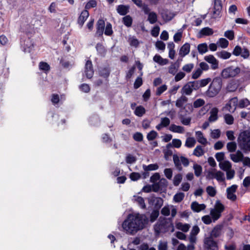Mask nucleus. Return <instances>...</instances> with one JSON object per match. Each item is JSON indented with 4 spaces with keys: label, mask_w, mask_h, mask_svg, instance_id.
Returning <instances> with one entry per match:
<instances>
[{
    "label": "nucleus",
    "mask_w": 250,
    "mask_h": 250,
    "mask_svg": "<svg viewBox=\"0 0 250 250\" xmlns=\"http://www.w3.org/2000/svg\"><path fill=\"white\" fill-rule=\"evenodd\" d=\"M129 44L131 46L137 47L139 44L138 40L135 37H133L129 39Z\"/></svg>",
    "instance_id": "64"
},
{
    "label": "nucleus",
    "mask_w": 250,
    "mask_h": 250,
    "mask_svg": "<svg viewBox=\"0 0 250 250\" xmlns=\"http://www.w3.org/2000/svg\"><path fill=\"white\" fill-rule=\"evenodd\" d=\"M205 103V101L202 99H198L193 103V106L195 108L200 107L203 106Z\"/></svg>",
    "instance_id": "60"
},
{
    "label": "nucleus",
    "mask_w": 250,
    "mask_h": 250,
    "mask_svg": "<svg viewBox=\"0 0 250 250\" xmlns=\"http://www.w3.org/2000/svg\"><path fill=\"white\" fill-rule=\"evenodd\" d=\"M84 73L88 79H90L94 74V70L92 62L90 60L86 61L84 67Z\"/></svg>",
    "instance_id": "12"
},
{
    "label": "nucleus",
    "mask_w": 250,
    "mask_h": 250,
    "mask_svg": "<svg viewBox=\"0 0 250 250\" xmlns=\"http://www.w3.org/2000/svg\"><path fill=\"white\" fill-rule=\"evenodd\" d=\"M204 246L206 250H218L217 244L211 237H206L204 240Z\"/></svg>",
    "instance_id": "9"
},
{
    "label": "nucleus",
    "mask_w": 250,
    "mask_h": 250,
    "mask_svg": "<svg viewBox=\"0 0 250 250\" xmlns=\"http://www.w3.org/2000/svg\"><path fill=\"white\" fill-rule=\"evenodd\" d=\"M206 208L205 204H199L198 202L195 201L191 203V208L195 212H199Z\"/></svg>",
    "instance_id": "24"
},
{
    "label": "nucleus",
    "mask_w": 250,
    "mask_h": 250,
    "mask_svg": "<svg viewBox=\"0 0 250 250\" xmlns=\"http://www.w3.org/2000/svg\"><path fill=\"white\" fill-rule=\"evenodd\" d=\"M158 133L154 130H152L149 132L146 136L148 141H152L154 140L157 136Z\"/></svg>",
    "instance_id": "58"
},
{
    "label": "nucleus",
    "mask_w": 250,
    "mask_h": 250,
    "mask_svg": "<svg viewBox=\"0 0 250 250\" xmlns=\"http://www.w3.org/2000/svg\"><path fill=\"white\" fill-rule=\"evenodd\" d=\"M125 161L126 163L131 164L136 162V158L132 155L128 154L126 157Z\"/></svg>",
    "instance_id": "61"
},
{
    "label": "nucleus",
    "mask_w": 250,
    "mask_h": 250,
    "mask_svg": "<svg viewBox=\"0 0 250 250\" xmlns=\"http://www.w3.org/2000/svg\"><path fill=\"white\" fill-rule=\"evenodd\" d=\"M223 225H217L215 226L210 233V235L208 237H211L212 239L220 237L223 234Z\"/></svg>",
    "instance_id": "11"
},
{
    "label": "nucleus",
    "mask_w": 250,
    "mask_h": 250,
    "mask_svg": "<svg viewBox=\"0 0 250 250\" xmlns=\"http://www.w3.org/2000/svg\"><path fill=\"white\" fill-rule=\"evenodd\" d=\"M179 67V64H178L177 65L176 63H172L168 68V72L174 75L178 70V68Z\"/></svg>",
    "instance_id": "44"
},
{
    "label": "nucleus",
    "mask_w": 250,
    "mask_h": 250,
    "mask_svg": "<svg viewBox=\"0 0 250 250\" xmlns=\"http://www.w3.org/2000/svg\"><path fill=\"white\" fill-rule=\"evenodd\" d=\"M195 83L194 81L189 82L185 84L181 90V93L182 95H190L193 90H197V88L195 87Z\"/></svg>",
    "instance_id": "8"
},
{
    "label": "nucleus",
    "mask_w": 250,
    "mask_h": 250,
    "mask_svg": "<svg viewBox=\"0 0 250 250\" xmlns=\"http://www.w3.org/2000/svg\"><path fill=\"white\" fill-rule=\"evenodd\" d=\"M182 180V176L181 174H177L173 179V184L175 186H178Z\"/></svg>",
    "instance_id": "55"
},
{
    "label": "nucleus",
    "mask_w": 250,
    "mask_h": 250,
    "mask_svg": "<svg viewBox=\"0 0 250 250\" xmlns=\"http://www.w3.org/2000/svg\"><path fill=\"white\" fill-rule=\"evenodd\" d=\"M222 9L221 0H214L213 14L216 16H219Z\"/></svg>",
    "instance_id": "21"
},
{
    "label": "nucleus",
    "mask_w": 250,
    "mask_h": 250,
    "mask_svg": "<svg viewBox=\"0 0 250 250\" xmlns=\"http://www.w3.org/2000/svg\"><path fill=\"white\" fill-rule=\"evenodd\" d=\"M113 34V30L112 28V25L110 23H107L105 31L104 34L107 36H111Z\"/></svg>",
    "instance_id": "51"
},
{
    "label": "nucleus",
    "mask_w": 250,
    "mask_h": 250,
    "mask_svg": "<svg viewBox=\"0 0 250 250\" xmlns=\"http://www.w3.org/2000/svg\"><path fill=\"white\" fill-rule=\"evenodd\" d=\"M154 230L156 235L161 233H164L167 231L173 232L174 227L172 221L169 219H164L154 226Z\"/></svg>",
    "instance_id": "3"
},
{
    "label": "nucleus",
    "mask_w": 250,
    "mask_h": 250,
    "mask_svg": "<svg viewBox=\"0 0 250 250\" xmlns=\"http://www.w3.org/2000/svg\"><path fill=\"white\" fill-rule=\"evenodd\" d=\"M208 194L211 197H214L216 194V190L215 188L212 186H208L206 188Z\"/></svg>",
    "instance_id": "52"
},
{
    "label": "nucleus",
    "mask_w": 250,
    "mask_h": 250,
    "mask_svg": "<svg viewBox=\"0 0 250 250\" xmlns=\"http://www.w3.org/2000/svg\"><path fill=\"white\" fill-rule=\"evenodd\" d=\"M224 118L225 122L227 124L231 125L233 124L234 118L231 115L229 114H226L224 115Z\"/></svg>",
    "instance_id": "45"
},
{
    "label": "nucleus",
    "mask_w": 250,
    "mask_h": 250,
    "mask_svg": "<svg viewBox=\"0 0 250 250\" xmlns=\"http://www.w3.org/2000/svg\"><path fill=\"white\" fill-rule=\"evenodd\" d=\"M39 66L41 70L45 71H49L50 68L49 65L47 63L43 62H40Z\"/></svg>",
    "instance_id": "56"
},
{
    "label": "nucleus",
    "mask_w": 250,
    "mask_h": 250,
    "mask_svg": "<svg viewBox=\"0 0 250 250\" xmlns=\"http://www.w3.org/2000/svg\"><path fill=\"white\" fill-rule=\"evenodd\" d=\"M159 167L157 164H150L148 166L144 165L143 168L145 171L157 170Z\"/></svg>",
    "instance_id": "48"
},
{
    "label": "nucleus",
    "mask_w": 250,
    "mask_h": 250,
    "mask_svg": "<svg viewBox=\"0 0 250 250\" xmlns=\"http://www.w3.org/2000/svg\"><path fill=\"white\" fill-rule=\"evenodd\" d=\"M153 61L159 63L160 65H164L167 64L168 62V60L167 59H163L162 58V57L159 55H155L153 57Z\"/></svg>",
    "instance_id": "28"
},
{
    "label": "nucleus",
    "mask_w": 250,
    "mask_h": 250,
    "mask_svg": "<svg viewBox=\"0 0 250 250\" xmlns=\"http://www.w3.org/2000/svg\"><path fill=\"white\" fill-rule=\"evenodd\" d=\"M230 159L235 163L242 161L244 158V155L240 150H237L235 154H230Z\"/></svg>",
    "instance_id": "20"
},
{
    "label": "nucleus",
    "mask_w": 250,
    "mask_h": 250,
    "mask_svg": "<svg viewBox=\"0 0 250 250\" xmlns=\"http://www.w3.org/2000/svg\"><path fill=\"white\" fill-rule=\"evenodd\" d=\"M216 55L218 57L223 59H228L231 56V53L225 50L217 52Z\"/></svg>",
    "instance_id": "35"
},
{
    "label": "nucleus",
    "mask_w": 250,
    "mask_h": 250,
    "mask_svg": "<svg viewBox=\"0 0 250 250\" xmlns=\"http://www.w3.org/2000/svg\"><path fill=\"white\" fill-rule=\"evenodd\" d=\"M96 48L98 53L100 54L101 55L105 54L106 52L104 46L101 43H97L96 46Z\"/></svg>",
    "instance_id": "54"
},
{
    "label": "nucleus",
    "mask_w": 250,
    "mask_h": 250,
    "mask_svg": "<svg viewBox=\"0 0 250 250\" xmlns=\"http://www.w3.org/2000/svg\"><path fill=\"white\" fill-rule=\"evenodd\" d=\"M177 228L184 232H187L189 229L190 226L187 224H184L179 222L177 224Z\"/></svg>",
    "instance_id": "43"
},
{
    "label": "nucleus",
    "mask_w": 250,
    "mask_h": 250,
    "mask_svg": "<svg viewBox=\"0 0 250 250\" xmlns=\"http://www.w3.org/2000/svg\"><path fill=\"white\" fill-rule=\"evenodd\" d=\"M196 136L197 139V141L199 143L202 145H206L207 144V139L203 136L202 132L200 131L196 132Z\"/></svg>",
    "instance_id": "30"
},
{
    "label": "nucleus",
    "mask_w": 250,
    "mask_h": 250,
    "mask_svg": "<svg viewBox=\"0 0 250 250\" xmlns=\"http://www.w3.org/2000/svg\"><path fill=\"white\" fill-rule=\"evenodd\" d=\"M157 15L154 12H151L148 14L147 21L150 24H154L157 21Z\"/></svg>",
    "instance_id": "31"
},
{
    "label": "nucleus",
    "mask_w": 250,
    "mask_h": 250,
    "mask_svg": "<svg viewBox=\"0 0 250 250\" xmlns=\"http://www.w3.org/2000/svg\"><path fill=\"white\" fill-rule=\"evenodd\" d=\"M219 45L223 48H225L228 47L229 45L228 41L225 38H220L219 40Z\"/></svg>",
    "instance_id": "62"
},
{
    "label": "nucleus",
    "mask_w": 250,
    "mask_h": 250,
    "mask_svg": "<svg viewBox=\"0 0 250 250\" xmlns=\"http://www.w3.org/2000/svg\"><path fill=\"white\" fill-rule=\"evenodd\" d=\"M183 108L180 109L179 112V118L181 123L185 125H189L191 122V118L189 117L185 118V115L183 114Z\"/></svg>",
    "instance_id": "25"
},
{
    "label": "nucleus",
    "mask_w": 250,
    "mask_h": 250,
    "mask_svg": "<svg viewBox=\"0 0 250 250\" xmlns=\"http://www.w3.org/2000/svg\"><path fill=\"white\" fill-rule=\"evenodd\" d=\"M105 26V22L104 20L99 19L96 24V34L100 37L101 36L104 32Z\"/></svg>",
    "instance_id": "17"
},
{
    "label": "nucleus",
    "mask_w": 250,
    "mask_h": 250,
    "mask_svg": "<svg viewBox=\"0 0 250 250\" xmlns=\"http://www.w3.org/2000/svg\"><path fill=\"white\" fill-rule=\"evenodd\" d=\"M130 6L128 5L120 4L117 7V12L122 16H125L129 12Z\"/></svg>",
    "instance_id": "22"
},
{
    "label": "nucleus",
    "mask_w": 250,
    "mask_h": 250,
    "mask_svg": "<svg viewBox=\"0 0 250 250\" xmlns=\"http://www.w3.org/2000/svg\"><path fill=\"white\" fill-rule=\"evenodd\" d=\"M204 151L201 146H197L194 149L193 154L197 157L202 156L204 154Z\"/></svg>",
    "instance_id": "34"
},
{
    "label": "nucleus",
    "mask_w": 250,
    "mask_h": 250,
    "mask_svg": "<svg viewBox=\"0 0 250 250\" xmlns=\"http://www.w3.org/2000/svg\"><path fill=\"white\" fill-rule=\"evenodd\" d=\"M204 60L211 64V68L212 69L215 70L218 68L219 62L213 55L206 56L204 57Z\"/></svg>",
    "instance_id": "15"
},
{
    "label": "nucleus",
    "mask_w": 250,
    "mask_h": 250,
    "mask_svg": "<svg viewBox=\"0 0 250 250\" xmlns=\"http://www.w3.org/2000/svg\"><path fill=\"white\" fill-rule=\"evenodd\" d=\"M149 203L154 204L155 208L156 209L159 210L163 205V199L161 197H156L154 196H151L148 199Z\"/></svg>",
    "instance_id": "14"
},
{
    "label": "nucleus",
    "mask_w": 250,
    "mask_h": 250,
    "mask_svg": "<svg viewBox=\"0 0 250 250\" xmlns=\"http://www.w3.org/2000/svg\"><path fill=\"white\" fill-rule=\"evenodd\" d=\"M185 197V194L183 192H179L174 195L173 200L176 203L181 202Z\"/></svg>",
    "instance_id": "47"
},
{
    "label": "nucleus",
    "mask_w": 250,
    "mask_h": 250,
    "mask_svg": "<svg viewBox=\"0 0 250 250\" xmlns=\"http://www.w3.org/2000/svg\"><path fill=\"white\" fill-rule=\"evenodd\" d=\"M224 36L229 40H232L234 38V34L233 30H227L225 32Z\"/></svg>",
    "instance_id": "63"
},
{
    "label": "nucleus",
    "mask_w": 250,
    "mask_h": 250,
    "mask_svg": "<svg viewBox=\"0 0 250 250\" xmlns=\"http://www.w3.org/2000/svg\"><path fill=\"white\" fill-rule=\"evenodd\" d=\"M136 201L139 204V205L141 207V208L145 209L146 208V206L145 203V200L144 198L141 196H138L136 199Z\"/></svg>",
    "instance_id": "57"
},
{
    "label": "nucleus",
    "mask_w": 250,
    "mask_h": 250,
    "mask_svg": "<svg viewBox=\"0 0 250 250\" xmlns=\"http://www.w3.org/2000/svg\"><path fill=\"white\" fill-rule=\"evenodd\" d=\"M188 101V98L185 95H182L179 98H178L176 101L175 105L177 107L180 108V109L183 108V111L185 109V107H184L185 104H186Z\"/></svg>",
    "instance_id": "19"
},
{
    "label": "nucleus",
    "mask_w": 250,
    "mask_h": 250,
    "mask_svg": "<svg viewBox=\"0 0 250 250\" xmlns=\"http://www.w3.org/2000/svg\"><path fill=\"white\" fill-rule=\"evenodd\" d=\"M198 50L199 53L203 54L208 51V46L206 43H201L198 45Z\"/></svg>",
    "instance_id": "46"
},
{
    "label": "nucleus",
    "mask_w": 250,
    "mask_h": 250,
    "mask_svg": "<svg viewBox=\"0 0 250 250\" xmlns=\"http://www.w3.org/2000/svg\"><path fill=\"white\" fill-rule=\"evenodd\" d=\"M224 206L217 200L215 204L214 208L211 209L210 214L213 222L217 221L221 216L222 212L224 210Z\"/></svg>",
    "instance_id": "5"
},
{
    "label": "nucleus",
    "mask_w": 250,
    "mask_h": 250,
    "mask_svg": "<svg viewBox=\"0 0 250 250\" xmlns=\"http://www.w3.org/2000/svg\"><path fill=\"white\" fill-rule=\"evenodd\" d=\"M196 143L195 139L193 137H188L185 143V146L187 147L191 148L194 146Z\"/></svg>",
    "instance_id": "41"
},
{
    "label": "nucleus",
    "mask_w": 250,
    "mask_h": 250,
    "mask_svg": "<svg viewBox=\"0 0 250 250\" xmlns=\"http://www.w3.org/2000/svg\"><path fill=\"white\" fill-rule=\"evenodd\" d=\"M173 160L175 167L179 171H181L182 170V167L181 164L180 158H179L177 155H174L173 156Z\"/></svg>",
    "instance_id": "32"
},
{
    "label": "nucleus",
    "mask_w": 250,
    "mask_h": 250,
    "mask_svg": "<svg viewBox=\"0 0 250 250\" xmlns=\"http://www.w3.org/2000/svg\"><path fill=\"white\" fill-rule=\"evenodd\" d=\"M237 186L235 185H233L230 187H229L227 189V198L232 201H234L236 200L237 197L235 194V192L236 191Z\"/></svg>",
    "instance_id": "13"
},
{
    "label": "nucleus",
    "mask_w": 250,
    "mask_h": 250,
    "mask_svg": "<svg viewBox=\"0 0 250 250\" xmlns=\"http://www.w3.org/2000/svg\"><path fill=\"white\" fill-rule=\"evenodd\" d=\"M239 147L244 151H250V131L246 130L241 132L238 138Z\"/></svg>",
    "instance_id": "4"
},
{
    "label": "nucleus",
    "mask_w": 250,
    "mask_h": 250,
    "mask_svg": "<svg viewBox=\"0 0 250 250\" xmlns=\"http://www.w3.org/2000/svg\"><path fill=\"white\" fill-rule=\"evenodd\" d=\"M200 33L203 36H210L213 34V30L208 27L202 28L200 32Z\"/></svg>",
    "instance_id": "38"
},
{
    "label": "nucleus",
    "mask_w": 250,
    "mask_h": 250,
    "mask_svg": "<svg viewBox=\"0 0 250 250\" xmlns=\"http://www.w3.org/2000/svg\"><path fill=\"white\" fill-rule=\"evenodd\" d=\"M218 109L214 107L212 108L210 111V116L208 118V121L209 122H214L217 120Z\"/></svg>",
    "instance_id": "26"
},
{
    "label": "nucleus",
    "mask_w": 250,
    "mask_h": 250,
    "mask_svg": "<svg viewBox=\"0 0 250 250\" xmlns=\"http://www.w3.org/2000/svg\"><path fill=\"white\" fill-rule=\"evenodd\" d=\"M193 67V63H188L184 65L182 67V70L187 73H190Z\"/></svg>",
    "instance_id": "59"
},
{
    "label": "nucleus",
    "mask_w": 250,
    "mask_h": 250,
    "mask_svg": "<svg viewBox=\"0 0 250 250\" xmlns=\"http://www.w3.org/2000/svg\"><path fill=\"white\" fill-rule=\"evenodd\" d=\"M148 219L144 214H129L123 222L122 227L127 233L134 234L138 230L143 229L148 223Z\"/></svg>",
    "instance_id": "1"
},
{
    "label": "nucleus",
    "mask_w": 250,
    "mask_h": 250,
    "mask_svg": "<svg viewBox=\"0 0 250 250\" xmlns=\"http://www.w3.org/2000/svg\"><path fill=\"white\" fill-rule=\"evenodd\" d=\"M110 73V70L109 67H104L100 68L99 74L101 77L107 79Z\"/></svg>",
    "instance_id": "27"
},
{
    "label": "nucleus",
    "mask_w": 250,
    "mask_h": 250,
    "mask_svg": "<svg viewBox=\"0 0 250 250\" xmlns=\"http://www.w3.org/2000/svg\"><path fill=\"white\" fill-rule=\"evenodd\" d=\"M169 129L172 132L178 133H183L184 132V128L183 126L174 124L171 125Z\"/></svg>",
    "instance_id": "29"
},
{
    "label": "nucleus",
    "mask_w": 250,
    "mask_h": 250,
    "mask_svg": "<svg viewBox=\"0 0 250 250\" xmlns=\"http://www.w3.org/2000/svg\"><path fill=\"white\" fill-rule=\"evenodd\" d=\"M89 16V12L88 10H83L79 17L77 21L78 24L81 27L83 26L85 21L86 20Z\"/></svg>",
    "instance_id": "18"
},
{
    "label": "nucleus",
    "mask_w": 250,
    "mask_h": 250,
    "mask_svg": "<svg viewBox=\"0 0 250 250\" xmlns=\"http://www.w3.org/2000/svg\"><path fill=\"white\" fill-rule=\"evenodd\" d=\"M238 105V99L237 97L231 98L229 102L226 104L224 109L229 112H234Z\"/></svg>",
    "instance_id": "10"
},
{
    "label": "nucleus",
    "mask_w": 250,
    "mask_h": 250,
    "mask_svg": "<svg viewBox=\"0 0 250 250\" xmlns=\"http://www.w3.org/2000/svg\"><path fill=\"white\" fill-rule=\"evenodd\" d=\"M222 86V80L221 78L217 77L211 81L208 90L206 91V95L208 97L212 98L216 96L221 90Z\"/></svg>",
    "instance_id": "2"
},
{
    "label": "nucleus",
    "mask_w": 250,
    "mask_h": 250,
    "mask_svg": "<svg viewBox=\"0 0 250 250\" xmlns=\"http://www.w3.org/2000/svg\"><path fill=\"white\" fill-rule=\"evenodd\" d=\"M193 168L194 170V173L196 177H199L202 172V167L197 164H195L193 165Z\"/></svg>",
    "instance_id": "42"
},
{
    "label": "nucleus",
    "mask_w": 250,
    "mask_h": 250,
    "mask_svg": "<svg viewBox=\"0 0 250 250\" xmlns=\"http://www.w3.org/2000/svg\"><path fill=\"white\" fill-rule=\"evenodd\" d=\"M240 72V68L238 67L231 66L223 69L221 75L224 79L234 77Z\"/></svg>",
    "instance_id": "6"
},
{
    "label": "nucleus",
    "mask_w": 250,
    "mask_h": 250,
    "mask_svg": "<svg viewBox=\"0 0 250 250\" xmlns=\"http://www.w3.org/2000/svg\"><path fill=\"white\" fill-rule=\"evenodd\" d=\"M190 51V44L188 43H186L181 46L179 50V55L182 57H184L188 55Z\"/></svg>",
    "instance_id": "23"
},
{
    "label": "nucleus",
    "mask_w": 250,
    "mask_h": 250,
    "mask_svg": "<svg viewBox=\"0 0 250 250\" xmlns=\"http://www.w3.org/2000/svg\"><path fill=\"white\" fill-rule=\"evenodd\" d=\"M227 149L229 152H234L236 151L237 148V144L236 142L231 141L229 142L227 144Z\"/></svg>",
    "instance_id": "33"
},
{
    "label": "nucleus",
    "mask_w": 250,
    "mask_h": 250,
    "mask_svg": "<svg viewBox=\"0 0 250 250\" xmlns=\"http://www.w3.org/2000/svg\"><path fill=\"white\" fill-rule=\"evenodd\" d=\"M232 54L236 56L240 55L245 59L249 58L250 54V51L247 48L245 47L242 48L239 45H236L234 47Z\"/></svg>",
    "instance_id": "7"
},
{
    "label": "nucleus",
    "mask_w": 250,
    "mask_h": 250,
    "mask_svg": "<svg viewBox=\"0 0 250 250\" xmlns=\"http://www.w3.org/2000/svg\"><path fill=\"white\" fill-rule=\"evenodd\" d=\"M145 113L146 109L142 105L137 106L134 111L135 114L138 117H142Z\"/></svg>",
    "instance_id": "37"
},
{
    "label": "nucleus",
    "mask_w": 250,
    "mask_h": 250,
    "mask_svg": "<svg viewBox=\"0 0 250 250\" xmlns=\"http://www.w3.org/2000/svg\"><path fill=\"white\" fill-rule=\"evenodd\" d=\"M133 20L129 15H127L123 18V22L126 27H130L132 24Z\"/></svg>",
    "instance_id": "36"
},
{
    "label": "nucleus",
    "mask_w": 250,
    "mask_h": 250,
    "mask_svg": "<svg viewBox=\"0 0 250 250\" xmlns=\"http://www.w3.org/2000/svg\"><path fill=\"white\" fill-rule=\"evenodd\" d=\"M219 167L222 170L227 171L231 168V165L229 162L224 161L219 163Z\"/></svg>",
    "instance_id": "39"
},
{
    "label": "nucleus",
    "mask_w": 250,
    "mask_h": 250,
    "mask_svg": "<svg viewBox=\"0 0 250 250\" xmlns=\"http://www.w3.org/2000/svg\"><path fill=\"white\" fill-rule=\"evenodd\" d=\"M97 6V2L95 0H89L85 6V9L87 10L91 8L95 7Z\"/></svg>",
    "instance_id": "53"
},
{
    "label": "nucleus",
    "mask_w": 250,
    "mask_h": 250,
    "mask_svg": "<svg viewBox=\"0 0 250 250\" xmlns=\"http://www.w3.org/2000/svg\"><path fill=\"white\" fill-rule=\"evenodd\" d=\"M159 215V211L158 209L153 210L150 216V220L151 222H154Z\"/></svg>",
    "instance_id": "50"
},
{
    "label": "nucleus",
    "mask_w": 250,
    "mask_h": 250,
    "mask_svg": "<svg viewBox=\"0 0 250 250\" xmlns=\"http://www.w3.org/2000/svg\"><path fill=\"white\" fill-rule=\"evenodd\" d=\"M250 104V101L247 99H244L239 101L238 106L241 108H243L247 107Z\"/></svg>",
    "instance_id": "49"
},
{
    "label": "nucleus",
    "mask_w": 250,
    "mask_h": 250,
    "mask_svg": "<svg viewBox=\"0 0 250 250\" xmlns=\"http://www.w3.org/2000/svg\"><path fill=\"white\" fill-rule=\"evenodd\" d=\"M211 81L210 78H207L206 79H201L200 80L194 81L195 87L197 88V90L199 89L201 87H205Z\"/></svg>",
    "instance_id": "16"
},
{
    "label": "nucleus",
    "mask_w": 250,
    "mask_h": 250,
    "mask_svg": "<svg viewBox=\"0 0 250 250\" xmlns=\"http://www.w3.org/2000/svg\"><path fill=\"white\" fill-rule=\"evenodd\" d=\"M158 250H168V243L166 241L160 240L157 246Z\"/></svg>",
    "instance_id": "40"
}]
</instances>
